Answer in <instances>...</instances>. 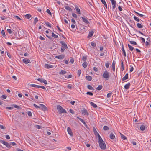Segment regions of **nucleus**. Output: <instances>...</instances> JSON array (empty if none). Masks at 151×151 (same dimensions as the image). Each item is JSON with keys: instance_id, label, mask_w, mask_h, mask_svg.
Returning <instances> with one entry per match:
<instances>
[{"instance_id": "1", "label": "nucleus", "mask_w": 151, "mask_h": 151, "mask_svg": "<svg viewBox=\"0 0 151 151\" xmlns=\"http://www.w3.org/2000/svg\"><path fill=\"white\" fill-rule=\"evenodd\" d=\"M57 109L59 112V113L61 114L62 113H66V110L60 106L58 105L57 106Z\"/></svg>"}, {"instance_id": "2", "label": "nucleus", "mask_w": 151, "mask_h": 151, "mask_svg": "<svg viewBox=\"0 0 151 151\" xmlns=\"http://www.w3.org/2000/svg\"><path fill=\"white\" fill-rule=\"evenodd\" d=\"M109 73L107 71H105L103 73L102 76L104 78L106 79L107 80L109 79Z\"/></svg>"}, {"instance_id": "3", "label": "nucleus", "mask_w": 151, "mask_h": 151, "mask_svg": "<svg viewBox=\"0 0 151 151\" xmlns=\"http://www.w3.org/2000/svg\"><path fill=\"white\" fill-rule=\"evenodd\" d=\"M100 148L103 150L106 149V145L104 141L99 143Z\"/></svg>"}, {"instance_id": "4", "label": "nucleus", "mask_w": 151, "mask_h": 151, "mask_svg": "<svg viewBox=\"0 0 151 151\" xmlns=\"http://www.w3.org/2000/svg\"><path fill=\"white\" fill-rule=\"evenodd\" d=\"M0 142L3 144L5 145L8 148L10 147V145L8 142L3 140H1L0 139Z\"/></svg>"}, {"instance_id": "5", "label": "nucleus", "mask_w": 151, "mask_h": 151, "mask_svg": "<svg viewBox=\"0 0 151 151\" xmlns=\"http://www.w3.org/2000/svg\"><path fill=\"white\" fill-rule=\"evenodd\" d=\"M81 18L82 19L83 21L86 24H88L89 23V22L87 18L86 17L82 16L81 17Z\"/></svg>"}, {"instance_id": "6", "label": "nucleus", "mask_w": 151, "mask_h": 151, "mask_svg": "<svg viewBox=\"0 0 151 151\" xmlns=\"http://www.w3.org/2000/svg\"><path fill=\"white\" fill-rule=\"evenodd\" d=\"M81 112L82 114L84 115H86L87 116L89 115V114L86 109H83L81 110Z\"/></svg>"}, {"instance_id": "7", "label": "nucleus", "mask_w": 151, "mask_h": 151, "mask_svg": "<svg viewBox=\"0 0 151 151\" xmlns=\"http://www.w3.org/2000/svg\"><path fill=\"white\" fill-rule=\"evenodd\" d=\"M40 106L41 109L42 110L45 111L47 110V108L43 104H40Z\"/></svg>"}, {"instance_id": "8", "label": "nucleus", "mask_w": 151, "mask_h": 151, "mask_svg": "<svg viewBox=\"0 0 151 151\" xmlns=\"http://www.w3.org/2000/svg\"><path fill=\"white\" fill-rule=\"evenodd\" d=\"M60 44L62 45L63 47H64L65 49H68V46L63 41H60Z\"/></svg>"}, {"instance_id": "9", "label": "nucleus", "mask_w": 151, "mask_h": 151, "mask_svg": "<svg viewBox=\"0 0 151 151\" xmlns=\"http://www.w3.org/2000/svg\"><path fill=\"white\" fill-rule=\"evenodd\" d=\"M65 57L64 55H61L58 56H56L55 57V58L59 59H63Z\"/></svg>"}, {"instance_id": "10", "label": "nucleus", "mask_w": 151, "mask_h": 151, "mask_svg": "<svg viewBox=\"0 0 151 151\" xmlns=\"http://www.w3.org/2000/svg\"><path fill=\"white\" fill-rule=\"evenodd\" d=\"M67 131H68V133L69 134L70 136H71V137H72L73 136V133L72 132L71 129L69 127H68L67 128Z\"/></svg>"}, {"instance_id": "11", "label": "nucleus", "mask_w": 151, "mask_h": 151, "mask_svg": "<svg viewBox=\"0 0 151 151\" xmlns=\"http://www.w3.org/2000/svg\"><path fill=\"white\" fill-rule=\"evenodd\" d=\"M77 118L80 121H81L84 124V125L86 126V127H87V124H86V123L84 121L83 119H82L81 118L78 117H77Z\"/></svg>"}, {"instance_id": "12", "label": "nucleus", "mask_w": 151, "mask_h": 151, "mask_svg": "<svg viewBox=\"0 0 151 151\" xmlns=\"http://www.w3.org/2000/svg\"><path fill=\"white\" fill-rule=\"evenodd\" d=\"M97 136L98 138V143H101L102 142H103V139H102V138L100 136L99 134H97Z\"/></svg>"}, {"instance_id": "13", "label": "nucleus", "mask_w": 151, "mask_h": 151, "mask_svg": "<svg viewBox=\"0 0 151 151\" xmlns=\"http://www.w3.org/2000/svg\"><path fill=\"white\" fill-rule=\"evenodd\" d=\"M45 68L47 69H49L51 68H53V66L52 65L49 64H45Z\"/></svg>"}, {"instance_id": "14", "label": "nucleus", "mask_w": 151, "mask_h": 151, "mask_svg": "<svg viewBox=\"0 0 151 151\" xmlns=\"http://www.w3.org/2000/svg\"><path fill=\"white\" fill-rule=\"evenodd\" d=\"M29 60L26 58H25L23 60V62L26 64H27L29 63Z\"/></svg>"}, {"instance_id": "15", "label": "nucleus", "mask_w": 151, "mask_h": 151, "mask_svg": "<svg viewBox=\"0 0 151 151\" xmlns=\"http://www.w3.org/2000/svg\"><path fill=\"white\" fill-rule=\"evenodd\" d=\"M111 3L112 5V8L113 9H114L116 8V1L114 0H112Z\"/></svg>"}, {"instance_id": "16", "label": "nucleus", "mask_w": 151, "mask_h": 151, "mask_svg": "<svg viewBox=\"0 0 151 151\" xmlns=\"http://www.w3.org/2000/svg\"><path fill=\"white\" fill-rule=\"evenodd\" d=\"M128 78V74L127 73L126 74L125 76L122 79V81H124L125 80H126Z\"/></svg>"}, {"instance_id": "17", "label": "nucleus", "mask_w": 151, "mask_h": 151, "mask_svg": "<svg viewBox=\"0 0 151 151\" xmlns=\"http://www.w3.org/2000/svg\"><path fill=\"white\" fill-rule=\"evenodd\" d=\"M122 50L123 53L125 57H126V53L125 50L124 49V45H123V44H122Z\"/></svg>"}, {"instance_id": "18", "label": "nucleus", "mask_w": 151, "mask_h": 151, "mask_svg": "<svg viewBox=\"0 0 151 151\" xmlns=\"http://www.w3.org/2000/svg\"><path fill=\"white\" fill-rule=\"evenodd\" d=\"M94 33V32L93 31H91V32H89L88 35V38L90 37H92Z\"/></svg>"}, {"instance_id": "19", "label": "nucleus", "mask_w": 151, "mask_h": 151, "mask_svg": "<svg viewBox=\"0 0 151 151\" xmlns=\"http://www.w3.org/2000/svg\"><path fill=\"white\" fill-rule=\"evenodd\" d=\"M130 85V83H128L127 84L125 85L124 86V88L126 89H129Z\"/></svg>"}, {"instance_id": "20", "label": "nucleus", "mask_w": 151, "mask_h": 151, "mask_svg": "<svg viewBox=\"0 0 151 151\" xmlns=\"http://www.w3.org/2000/svg\"><path fill=\"white\" fill-rule=\"evenodd\" d=\"M102 4L105 6L106 9L107 8V6L106 3L104 0H101Z\"/></svg>"}, {"instance_id": "21", "label": "nucleus", "mask_w": 151, "mask_h": 151, "mask_svg": "<svg viewBox=\"0 0 151 151\" xmlns=\"http://www.w3.org/2000/svg\"><path fill=\"white\" fill-rule=\"evenodd\" d=\"M110 138L111 139H114L115 138V136L114 134L111 133L110 135Z\"/></svg>"}, {"instance_id": "22", "label": "nucleus", "mask_w": 151, "mask_h": 151, "mask_svg": "<svg viewBox=\"0 0 151 151\" xmlns=\"http://www.w3.org/2000/svg\"><path fill=\"white\" fill-rule=\"evenodd\" d=\"M65 8L66 10L70 11H71L72 10V9L68 6H65Z\"/></svg>"}, {"instance_id": "23", "label": "nucleus", "mask_w": 151, "mask_h": 151, "mask_svg": "<svg viewBox=\"0 0 151 151\" xmlns=\"http://www.w3.org/2000/svg\"><path fill=\"white\" fill-rule=\"evenodd\" d=\"M90 104L94 108H96L97 107V105L93 102H91Z\"/></svg>"}, {"instance_id": "24", "label": "nucleus", "mask_w": 151, "mask_h": 151, "mask_svg": "<svg viewBox=\"0 0 151 151\" xmlns=\"http://www.w3.org/2000/svg\"><path fill=\"white\" fill-rule=\"evenodd\" d=\"M75 9L77 13L78 14H80L81 13L80 12V9L77 6H75Z\"/></svg>"}, {"instance_id": "25", "label": "nucleus", "mask_w": 151, "mask_h": 151, "mask_svg": "<svg viewBox=\"0 0 151 151\" xmlns=\"http://www.w3.org/2000/svg\"><path fill=\"white\" fill-rule=\"evenodd\" d=\"M86 79L88 81H91L92 79V77L89 76H87L86 77Z\"/></svg>"}, {"instance_id": "26", "label": "nucleus", "mask_w": 151, "mask_h": 151, "mask_svg": "<svg viewBox=\"0 0 151 151\" xmlns=\"http://www.w3.org/2000/svg\"><path fill=\"white\" fill-rule=\"evenodd\" d=\"M103 86L101 85H99L98 86V87L96 88V89L98 90H100L102 88Z\"/></svg>"}, {"instance_id": "27", "label": "nucleus", "mask_w": 151, "mask_h": 151, "mask_svg": "<svg viewBox=\"0 0 151 151\" xmlns=\"http://www.w3.org/2000/svg\"><path fill=\"white\" fill-rule=\"evenodd\" d=\"M128 47L129 48V50L131 51H132L134 49V47H132V46L129 44H128Z\"/></svg>"}, {"instance_id": "28", "label": "nucleus", "mask_w": 151, "mask_h": 151, "mask_svg": "<svg viewBox=\"0 0 151 151\" xmlns=\"http://www.w3.org/2000/svg\"><path fill=\"white\" fill-rule=\"evenodd\" d=\"M120 134L121 137L123 140H125L127 139V137L126 136H125L124 135H123L121 133H120Z\"/></svg>"}, {"instance_id": "29", "label": "nucleus", "mask_w": 151, "mask_h": 151, "mask_svg": "<svg viewBox=\"0 0 151 151\" xmlns=\"http://www.w3.org/2000/svg\"><path fill=\"white\" fill-rule=\"evenodd\" d=\"M121 70H122V71H123L124 70V64L123 63V61L122 60H121Z\"/></svg>"}, {"instance_id": "30", "label": "nucleus", "mask_w": 151, "mask_h": 151, "mask_svg": "<svg viewBox=\"0 0 151 151\" xmlns=\"http://www.w3.org/2000/svg\"><path fill=\"white\" fill-rule=\"evenodd\" d=\"M30 86L31 87H35V88H39V85H35V84H31L30 85Z\"/></svg>"}, {"instance_id": "31", "label": "nucleus", "mask_w": 151, "mask_h": 151, "mask_svg": "<svg viewBox=\"0 0 151 151\" xmlns=\"http://www.w3.org/2000/svg\"><path fill=\"white\" fill-rule=\"evenodd\" d=\"M25 17L27 19H29L31 17V15L29 14H27L25 16Z\"/></svg>"}, {"instance_id": "32", "label": "nucleus", "mask_w": 151, "mask_h": 151, "mask_svg": "<svg viewBox=\"0 0 151 151\" xmlns=\"http://www.w3.org/2000/svg\"><path fill=\"white\" fill-rule=\"evenodd\" d=\"M88 65V63L86 62H84L82 64V66L84 68H86Z\"/></svg>"}, {"instance_id": "33", "label": "nucleus", "mask_w": 151, "mask_h": 151, "mask_svg": "<svg viewBox=\"0 0 151 151\" xmlns=\"http://www.w3.org/2000/svg\"><path fill=\"white\" fill-rule=\"evenodd\" d=\"M45 23L48 27L50 28L51 27V24L49 22H45Z\"/></svg>"}, {"instance_id": "34", "label": "nucleus", "mask_w": 151, "mask_h": 151, "mask_svg": "<svg viewBox=\"0 0 151 151\" xmlns=\"http://www.w3.org/2000/svg\"><path fill=\"white\" fill-rule=\"evenodd\" d=\"M67 72L65 70H62L61 71L59 72L60 74H64L66 73Z\"/></svg>"}, {"instance_id": "35", "label": "nucleus", "mask_w": 151, "mask_h": 151, "mask_svg": "<svg viewBox=\"0 0 151 151\" xmlns=\"http://www.w3.org/2000/svg\"><path fill=\"white\" fill-rule=\"evenodd\" d=\"M86 60H87V56H84L83 57L82 60L84 62H86Z\"/></svg>"}, {"instance_id": "36", "label": "nucleus", "mask_w": 151, "mask_h": 151, "mask_svg": "<svg viewBox=\"0 0 151 151\" xmlns=\"http://www.w3.org/2000/svg\"><path fill=\"white\" fill-rule=\"evenodd\" d=\"M87 88L89 89L94 90L93 88V87L89 85H88L87 86Z\"/></svg>"}, {"instance_id": "37", "label": "nucleus", "mask_w": 151, "mask_h": 151, "mask_svg": "<svg viewBox=\"0 0 151 151\" xmlns=\"http://www.w3.org/2000/svg\"><path fill=\"white\" fill-rule=\"evenodd\" d=\"M145 126L144 125H141L140 127V129L142 131H143L145 130Z\"/></svg>"}, {"instance_id": "38", "label": "nucleus", "mask_w": 151, "mask_h": 151, "mask_svg": "<svg viewBox=\"0 0 151 151\" xmlns=\"http://www.w3.org/2000/svg\"><path fill=\"white\" fill-rule=\"evenodd\" d=\"M137 27L139 28H142L143 27V26L140 23H138L137 24Z\"/></svg>"}, {"instance_id": "39", "label": "nucleus", "mask_w": 151, "mask_h": 151, "mask_svg": "<svg viewBox=\"0 0 151 151\" xmlns=\"http://www.w3.org/2000/svg\"><path fill=\"white\" fill-rule=\"evenodd\" d=\"M134 19L136 21L138 22H139V18L135 16H134L133 17Z\"/></svg>"}, {"instance_id": "40", "label": "nucleus", "mask_w": 151, "mask_h": 151, "mask_svg": "<svg viewBox=\"0 0 151 151\" xmlns=\"http://www.w3.org/2000/svg\"><path fill=\"white\" fill-rule=\"evenodd\" d=\"M52 36L55 38H57L58 37V36L56 35L53 32L52 33Z\"/></svg>"}, {"instance_id": "41", "label": "nucleus", "mask_w": 151, "mask_h": 151, "mask_svg": "<svg viewBox=\"0 0 151 151\" xmlns=\"http://www.w3.org/2000/svg\"><path fill=\"white\" fill-rule=\"evenodd\" d=\"M129 42L131 44L136 45H137V43L135 41H129Z\"/></svg>"}, {"instance_id": "42", "label": "nucleus", "mask_w": 151, "mask_h": 151, "mask_svg": "<svg viewBox=\"0 0 151 151\" xmlns=\"http://www.w3.org/2000/svg\"><path fill=\"white\" fill-rule=\"evenodd\" d=\"M109 129V127L106 126H104L103 127V129L104 130H107Z\"/></svg>"}, {"instance_id": "43", "label": "nucleus", "mask_w": 151, "mask_h": 151, "mask_svg": "<svg viewBox=\"0 0 151 151\" xmlns=\"http://www.w3.org/2000/svg\"><path fill=\"white\" fill-rule=\"evenodd\" d=\"M7 98V96L5 95H3L1 96V99H6Z\"/></svg>"}, {"instance_id": "44", "label": "nucleus", "mask_w": 151, "mask_h": 151, "mask_svg": "<svg viewBox=\"0 0 151 151\" xmlns=\"http://www.w3.org/2000/svg\"><path fill=\"white\" fill-rule=\"evenodd\" d=\"M14 17L16 18L17 20H20L21 18L18 16L14 15Z\"/></svg>"}, {"instance_id": "45", "label": "nucleus", "mask_w": 151, "mask_h": 151, "mask_svg": "<svg viewBox=\"0 0 151 151\" xmlns=\"http://www.w3.org/2000/svg\"><path fill=\"white\" fill-rule=\"evenodd\" d=\"M91 45L92 47H95L96 46V43L94 42H91Z\"/></svg>"}, {"instance_id": "46", "label": "nucleus", "mask_w": 151, "mask_h": 151, "mask_svg": "<svg viewBox=\"0 0 151 151\" xmlns=\"http://www.w3.org/2000/svg\"><path fill=\"white\" fill-rule=\"evenodd\" d=\"M1 34L3 37H5L6 36L5 32L3 30L1 31Z\"/></svg>"}, {"instance_id": "47", "label": "nucleus", "mask_w": 151, "mask_h": 151, "mask_svg": "<svg viewBox=\"0 0 151 151\" xmlns=\"http://www.w3.org/2000/svg\"><path fill=\"white\" fill-rule=\"evenodd\" d=\"M42 82L45 84H47V81L46 80L44 79H42Z\"/></svg>"}, {"instance_id": "48", "label": "nucleus", "mask_w": 151, "mask_h": 151, "mask_svg": "<svg viewBox=\"0 0 151 151\" xmlns=\"http://www.w3.org/2000/svg\"><path fill=\"white\" fill-rule=\"evenodd\" d=\"M38 21V18L37 17L35 18L34 23L35 24Z\"/></svg>"}, {"instance_id": "49", "label": "nucleus", "mask_w": 151, "mask_h": 151, "mask_svg": "<svg viewBox=\"0 0 151 151\" xmlns=\"http://www.w3.org/2000/svg\"><path fill=\"white\" fill-rule=\"evenodd\" d=\"M87 94H88V95H89L90 96H93V93L91 92H87V93H86Z\"/></svg>"}, {"instance_id": "50", "label": "nucleus", "mask_w": 151, "mask_h": 151, "mask_svg": "<svg viewBox=\"0 0 151 151\" xmlns=\"http://www.w3.org/2000/svg\"><path fill=\"white\" fill-rule=\"evenodd\" d=\"M72 15L73 17L75 18H77V15L75 13H73L72 14Z\"/></svg>"}, {"instance_id": "51", "label": "nucleus", "mask_w": 151, "mask_h": 151, "mask_svg": "<svg viewBox=\"0 0 151 151\" xmlns=\"http://www.w3.org/2000/svg\"><path fill=\"white\" fill-rule=\"evenodd\" d=\"M46 12L50 15H52V13L50 12V10L49 9H47L46 11Z\"/></svg>"}, {"instance_id": "52", "label": "nucleus", "mask_w": 151, "mask_h": 151, "mask_svg": "<svg viewBox=\"0 0 151 151\" xmlns=\"http://www.w3.org/2000/svg\"><path fill=\"white\" fill-rule=\"evenodd\" d=\"M93 131L94 132V134L95 135H96V134L97 135V134H98V133L96 131L95 128H93Z\"/></svg>"}, {"instance_id": "53", "label": "nucleus", "mask_w": 151, "mask_h": 151, "mask_svg": "<svg viewBox=\"0 0 151 151\" xmlns=\"http://www.w3.org/2000/svg\"><path fill=\"white\" fill-rule=\"evenodd\" d=\"M0 18H1L2 20H5L6 19V18L5 16H1L0 17Z\"/></svg>"}, {"instance_id": "54", "label": "nucleus", "mask_w": 151, "mask_h": 151, "mask_svg": "<svg viewBox=\"0 0 151 151\" xmlns=\"http://www.w3.org/2000/svg\"><path fill=\"white\" fill-rule=\"evenodd\" d=\"M140 38L142 41V42L143 43H144L145 42V39L144 38L142 37H140Z\"/></svg>"}, {"instance_id": "55", "label": "nucleus", "mask_w": 151, "mask_h": 151, "mask_svg": "<svg viewBox=\"0 0 151 151\" xmlns=\"http://www.w3.org/2000/svg\"><path fill=\"white\" fill-rule=\"evenodd\" d=\"M13 106L14 107L17 109H19V106L17 105L13 104Z\"/></svg>"}, {"instance_id": "56", "label": "nucleus", "mask_w": 151, "mask_h": 151, "mask_svg": "<svg viewBox=\"0 0 151 151\" xmlns=\"http://www.w3.org/2000/svg\"><path fill=\"white\" fill-rule=\"evenodd\" d=\"M135 12L136 14H137L138 15H139V16H140L141 17H142L144 16V15H143L142 14H139V13H138V12Z\"/></svg>"}, {"instance_id": "57", "label": "nucleus", "mask_w": 151, "mask_h": 151, "mask_svg": "<svg viewBox=\"0 0 151 151\" xmlns=\"http://www.w3.org/2000/svg\"><path fill=\"white\" fill-rule=\"evenodd\" d=\"M39 88H42L43 89H46L45 87V86H41L39 85Z\"/></svg>"}, {"instance_id": "58", "label": "nucleus", "mask_w": 151, "mask_h": 151, "mask_svg": "<svg viewBox=\"0 0 151 151\" xmlns=\"http://www.w3.org/2000/svg\"><path fill=\"white\" fill-rule=\"evenodd\" d=\"M150 44V42H148L147 41H146L145 42V45L146 46H148V45H149Z\"/></svg>"}, {"instance_id": "59", "label": "nucleus", "mask_w": 151, "mask_h": 151, "mask_svg": "<svg viewBox=\"0 0 151 151\" xmlns=\"http://www.w3.org/2000/svg\"><path fill=\"white\" fill-rule=\"evenodd\" d=\"M112 94V93H109L107 94V97L108 98H109V97H110L111 96Z\"/></svg>"}, {"instance_id": "60", "label": "nucleus", "mask_w": 151, "mask_h": 151, "mask_svg": "<svg viewBox=\"0 0 151 151\" xmlns=\"http://www.w3.org/2000/svg\"><path fill=\"white\" fill-rule=\"evenodd\" d=\"M10 145V147L11 145H12V146H14V145H16V144L14 142H11Z\"/></svg>"}, {"instance_id": "61", "label": "nucleus", "mask_w": 151, "mask_h": 151, "mask_svg": "<svg viewBox=\"0 0 151 151\" xmlns=\"http://www.w3.org/2000/svg\"><path fill=\"white\" fill-rule=\"evenodd\" d=\"M115 62L114 60L113 62L112 65V67H115Z\"/></svg>"}, {"instance_id": "62", "label": "nucleus", "mask_w": 151, "mask_h": 151, "mask_svg": "<svg viewBox=\"0 0 151 151\" xmlns=\"http://www.w3.org/2000/svg\"><path fill=\"white\" fill-rule=\"evenodd\" d=\"M6 109H7L11 110L13 109V107H6Z\"/></svg>"}, {"instance_id": "63", "label": "nucleus", "mask_w": 151, "mask_h": 151, "mask_svg": "<svg viewBox=\"0 0 151 151\" xmlns=\"http://www.w3.org/2000/svg\"><path fill=\"white\" fill-rule=\"evenodd\" d=\"M70 61L71 63H73L74 62V59L72 58H71L70 60Z\"/></svg>"}, {"instance_id": "64", "label": "nucleus", "mask_w": 151, "mask_h": 151, "mask_svg": "<svg viewBox=\"0 0 151 151\" xmlns=\"http://www.w3.org/2000/svg\"><path fill=\"white\" fill-rule=\"evenodd\" d=\"M93 70L95 72H97L98 71V69L96 67H94L93 68Z\"/></svg>"}]
</instances>
